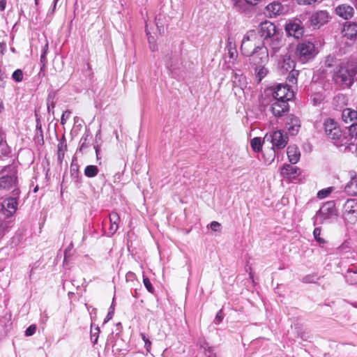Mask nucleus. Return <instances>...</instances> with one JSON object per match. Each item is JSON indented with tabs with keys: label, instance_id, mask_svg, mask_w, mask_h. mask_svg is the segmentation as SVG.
<instances>
[{
	"label": "nucleus",
	"instance_id": "1",
	"mask_svg": "<svg viewBox=\"0 0 357 357\" xmlns=\"http://www.w3.org/2000/svg\"><path fill=\"white\" fill-rule=\"evenodd\" d=\"M324 130L326 135L332 140L337 146H341L351 144L347 137H342V132L337 123L333 119H327L324 122Z\"/></svg>",
	"mask_w": 357,
	"mask_h": 357
},
{
	"label": "nucleus",
	"instance_id": "2",
	"mask_svg": "<svg viewBox=\"0 0 357 357\" xmlns=\"http://www.w3.org/2000/svg\"><path fill=\"white\" fill-rule=\"evenodd\" d=\"M337 211L333 202H327L322 205L316 215L313 217V225L323 224L325 221L335 219Z\"/></svg>",
	"mask_w": 357,
	"mask_h": 357
},
{
	"label": "nucleus",
	"instance_id": "3",
	"mask_svg": "<svg viewBox=\"0 0 357 357\" xmlns=\"http://www.w3.org/2000/svg\"><path fill=\"white\" fill-rule=\"evenodd\" d=\"M289 137L283 130H279L265 135L263 142H270L272 144V149L277 148L282 149L286 146Z\"/></svg>",
	"mask_w": 357,
	"mask_h": 357
},
{
	"label": "nucleus",
	"instance_id": "4",
	"mask_svg": "<svg viewBox=\"0 0 357 357\" xmlns=\"http://www.w3.org/2000/svg\"><path fill=\"white\" fill-rule=\"evenodd\" d=\"M333 79L337 84L344 87H349L354 81L348 70L342 66H338L334 69Z\"/></svg>",
	"mask_w": 357,
	"mask_h": 357
},
{
	"label": "nucleus",
	"instance_id": "5",
	"mask_svg": "<svg viewBox=\"0 0 357 357\" xmlns=\"http://www.w3.org/2000/svg\"><path fill=\"white\" fill-rule=\"evenodd\" d=\"M268 59V53L266 46H256L252 51L250 63L255 66H264Z\"/></svg>",
	"mask_w": 357,
	"mask_h": 357
},
{
	"label": "nucleus",
	"instance_id": "6",
	"mask_svg": "<svg viewBox=\"0 0 357 357\" xmlns=\"http://www.w3.org/2000/svg\"><path fill=\"white\" fill-rule=\"evenodd\" d=\"M343 216L348 222L354 224L357 221V199H349L343 206Z\"/></svg>",
	"mask_w": 357,
	"mask_h": 357
},
{
	"label": "nucleus",
	"instance_id": "7",
	"mask_svg": "<svg viewBox=\"0 0 357 357\" xmlns=\"http://www.w3.org/2000/svg\"><path fill=\"white\" fill-rule=\"evenodd\" d=\"M318 53L315 46H296L295 54L302 62L305 63L313 59Z\"/></svg>",
	"mask_w": 357,
	"mask_h": 357
},
{
	"label": "nucleus",
	"instance_id": "8",
	"mask_svg": "<svg viewBox=\"0 0 357 357\" xmlns=\"http://www.w3.org/2000/svg\"><path fill=\"white\" fill-rule=\"evenodd\" d=\"M294 92L289 89L287 84L278 85L273 91L274 100H284L288 102L294 98Z\"/></svg>",
	"mask_w": 357,
	"mask_h": 357
},
{
	"label": "nucleus",
	"instance_id": "9",
	"mask_svg": "<svg viewBox=\"0 0 357 357\" xmlns=\"http://www.w3.org/2000/svg\"><path fill=\"white\" fill-rule=\"evenodd\" d=\"M330 20L329 13L326 10H319L313 13L310 17L311 25L314 29H319Z\"/></svg>",
	"mask_w": 357,
	"mask_h": 357
},
{
	"label": "nucleus",
	"instance_id": "10",
	"mask_svg": "<svg viewBox=\"0 0 357 357\" xmlns=\"http://www.w3.org/2000/svg\"><path fill=\"white\" fill-rule=\"evenodd\" d=\"M17 205L18 203L16 198L8 197L2 202L1 211L6 217L9 218L16 212Z\"/></svg>",
	"mask_w": 357,
	"mask_h": 357
},
{
	"label": "nucleus",
	"instance_id": "11",
	"mask_svg": "<svg viewBox=\"0 0 357 357\" xmlns=\"http://www.w3.org/2000/svg\"><path fill=\"white\" fill-rule=\"evenodd\" d=\"M259 33L262 38L267 39L277 36L278 31L273 23L269 21H265L260 24Z\"/></svg>",
	"mask_w": 357,
	"mask_h": 357
},
{
	"label": "nucleus",
	"instance_id": "12",
	"mask_svg": "<svg viewBox=\"0 0 357 357\" xmlns=\"http://www.w3.org/2000/svg\"><path fill=\"white\" fill-rule=\"evenodd\" d=\"M285 124L287 129L291 135H296L301 128L300 119L293 114L287 116Z\"/></svg>",
	"mask_w": 357,
	"mask_h": 357
},
{
	"label": "nucleus",
	"instance_id": "13",
	"mask_svg": "<svg viewBox=\"0 0 357 357\" xmlns=\"http://www.w3.org/2000/svg\"><path fill=\"white\" fill-rule=\"evenodd\" d=\"M271 110L274 116H282L283 114L289 111L288 102L275 100L274 102L271 105Z\"/></svg>",
	"mask_w": 357,
	"mask_h": 357
},
{
	"label": "nucleus",
	"instance_id": "14",
	"mask_svg": "<svg viewBox=\"0 0 357 357\" xmlns=\"http://www.w3.org/2000/svg\"><path fill=\"white\" fill-rule=\"evenodd\" d=\"M335 13L344 20L351 19L354 13L353 7L347 4L339 5L335 8Z\"/></svg>",
	"mask_w": 357,
	"mask_h": 357
},
{
	"label": "nucleus",
	"instance_id": "15",
	"mask_svg": "<svg viewBox=\"0 0 357 357\" xmlns=\"http://www.w3.org/2000/svg\"><path fill=\"white\" fill-rule=\"evenodd\" d=\"M296 63L289 55L284 56L282 60L279 63V70L281 74L284 75L289 70L295 68Z\"/></svg>",
	"mask_w": 357,
	"mask_h": 357
},
{
	"label": "nucleus",
	"instance_id": "16",
	"mask_svg": "<svg viewBox=\"0 0 357 357\" xmlns=\"http://www.w3.org/2000/svg\"><path fill=\"white\" fill-rule=\"evenodd\" d=\"M350 181L344 187L345 192L351 196H357V175L355 172L349 173Z\"/></svg>",
	"mask_w": 357,
	"mask_h": 357
},
{
	"label": "nucleus",
	"instance_id": "17",
	"mask_svg": "<svg viewBox=\"0 0 357 357\" xmlns=\"http://www.w3.org/2000/svg\"><path fill=\"white\" fill-rule=\"evenodd\" d=\"M17 177L14 172L11 175H6L0 178V188L4 189H10L15 186Z\"/></svg>",
	"mask_w": 357,
	"mask_h": 357
},
{
	"label": "nucleus",
	"instance_id": "18",
	"mask_svg": "<svg viewBox=\"0 0 357 357\" xmlns=\"http://www.w3.org/2000/svg\"><path fill=\"white\" fill-rule=\"evenodd\" d=\"M182 66V62L178 59H172L167 63V67L175 77H179L181 76Z\"/></svg>",
	"mask_w": 357,
	"mask_h": 357
},
{
	"label": "nucleus",
	"instance_id": "19",
	"mask_svg": "<svg viewBox=\"0 0 357 357\" xmlns=\"http://www.w3.org/2000/svg\"><path fill=\"white\" fill-rule=\"evenodd\" d=\"M285 30L289 36L300 38L303 33V28L298 24H289L286 26Z\"/></svg>",
	"mask_w": 357,
	"mask_h": 357
},
{
	"label": "nucleus",
	"instance_id": "20",
	"mask_svg": "<svg viewBox=\"0 0 357 357\" xmlns=\"http://www.w3.org/2000/svg\"><path fill=\"white\" fill-rule=\"evenodd\" d=\"M344 37L348 39H352L357 36V24L354 23H347L342 29Z\"/></svg>",
	"mask_w": 357,
	"mask_h": 357
},
{
	"label": "nucleus",
	"instance_id": "21",
	"mask_svg": "<svg viewBox=\"0 0 357 357\" xmlns=\"http://www.w3.org/2000/svg\"><path fill=\"white\" fill-rule=\"evenodd\" d=\"M268 15L270 17H276L282 13L283 7L280 3L274 2L268 4L266 7Z\"/></svg>",
	"mask_w": 357,
	"mask_h": 357
},
{
	"label": "nucleus",
	"instance_id": "22",
	"mask_svg": "<svg viewBox=\"0 0 357 357\" xmlns=\"http://www.w3.org/2000/svg\"><path fill=\"white\" fill-rule=\"evenodd\" d=\"M231 80L234 86L240 87L241 89L245 87L247 84L245 77L243 75L241 70L233 72Z\"/></svg>",
	"mask_w": 357,
	"mask_h": 357
},
{
	"label": "nucleus",
	"instance_id": "23",
	"mask_svg": "<svg viewBox=\"0 0 357 357\" xmlns=\"http://www.w3.org/2000/svg\"><path fill=\"white\" fill-rule=\"evenodd\" d=\"M291 165L284 164L281 168V175L284 177H294L298 174V169Z\"/></svg>",
	"mask_w": 357,
	"mask_h": 357
},
{
	"label": "nucleus",
	"instance_id": "24",
	"mask_svg": "<svg viewBox=\"0 0 357 357\" xmlns=\"http://www.w3.org/2000/svg\"><path fill=\"white\" fill-rule=\"evenodd\" d=\"M287 154L289 162L291 164H296L300 158V151L296 146H289L287 149Z\"/></svg>",
	"mask_w": 357,
	"mask_h": 357
},
{
	"label": "nucleus",
	"instance_id": "25",
	"mask_svg": "<svg viewBox=\"0 0 357 357\" xmlns=\"http://www.w3.org/2000/svg\"><path fill=\"white\" fill-rule=\"evenodd\" d=\"M109 233L113 235L119 229V223L120 222V218L116 212H112L109 214Z\"/></svg>",
	"mask_w": 357,
	"mask_h": 357
},
{
	"label": "nucleus",
	"instance_id": "26",
	"mask_svg": "<svg viewBox=\"0 0 357 357\" xmlns=\"http://www.w3.org/2000/svg\"><path fill=\"white\" fill-rule=\"evenodd\" d=\"M342 119L345 123L357 119V112L349 108L344 109L342 113Z\"/></svg>",
	"mask_w": 357,
	"mask_h": 357
},
{
	"label": "nucleus",
	"instance_id": "27",
	"mask_svg": "<svg viewBox=\"0 0 357 357\" xmlns=\"http://www.w3.org/2000/svg\"><path fill=\"white\" fill-rule=\"evenodd\" d=\"M58 151L57 156L58 160L61 161L64 157L65 152L67 149V145L64 137L60 140L57 146Z\"/></svg>",
	"mask_w": 357,
	"mask_h": 357
},
{
	"label": "nucleus",
	"instance_id": "28",
	"mask_svg": "<svg viewBox=\"0 0 357 357\" xmlns=\"http://www.w3.org/2000/svg\"><path fill=\"white\" fill-rule=\"evenodd\" d=\"M98 173V168L96 165H88L85 167L84 174L89 178L96 176Z\"/></svg>",
	"mask_w": 357,
	"mask_h": 357
},
{
	"label": "nucleus",
	"instance_id": "29",
	"mask_svg": "<svg viewBox=\"0 0 357 357\" xmlns=\"http://www.w3.org/2000/svg\"><path fill=\"white\" fill-rule=\"evenodd\" d=\"M346 281L350 284H357V270L356 271H348L345 275Z\"/></svg>",
	"mask_w": 357,
	"mask_h": 357
},
{
	"label": "nucleus",
	"instance_id": "30",
	"mask_svg": "<svg viewBox=\"0 0 357 357\" xmlns=\"http://www.w3.org/2000/svg\"><path fill=\"white\" fill-rule=\"evenodd\" d=\"M345 69L348 70L349 75L354 79V77L357 74V61H353L351 62H348L347 66L345 67Z\"/></svg>",
	"mask_w": 357,
	"mask_h": 357
},
{
	"label": "nucleus",
	"instance_id": "31",
	"mask_svg": "<svg viewBox=\"0 0 357 357\" xmlns=\"http://www.w3.org/2000/svg\"><path fill=\"white\" fill-rule=\"evenodd\" d=\"M262 144H264L261 142L260 137H254L251 142L250 145L255 152H259L261 149Z\"/></svg>",
	"mask_w": 357,
	"mask_h": 357
},
{
	"label": "nucleus",
	"instance_id": "32",
	"mask_svg": "<svg viewBox=\"0 0 357 357\" xmlns=\"http://www.w3.org/2000/svg\"><path fill=\"white\" fill-rule=\"evenodd\" d=\"M93 324L91 325V340L93 344H96L98 342L99 333L100 332L99 327L97 326L94 329H93Z\"/></svg>",
	"mask_w": 357,
	"mask_h": 357
},
{
	"label": "nucleus",
	"instance_id": "33",
	"mask_svg": "<svg viewBox=\"0 0 357 357\" xmlns=\"http://www.w3.org/2000/svg\"><path fill=\"white\" fill-rule=\"evenodd\" d=\"M47 107L49 113L54 114V108L55 107L54 95L50 93L47 98Z\"/></svg>",
	"mask_w": 357,
	"mask_h": 357
},
{
	"label": "nucleus",
	"instance_id": "34",
	"mask_svg": "<svg viewBox=\"0 0 357 357\" xmlns=\"http://www.w3.org/2000/svg\"><path fill=\"white\" fill-rule=\"evenodd\" d=\"M298 75V71L293 69L289 71V75L287 77V79L291 84H296Z\"/></svg>",
	"mask_w": 357,
	"mask_h": 357
},
{
	"label": "nucleus",
	"instance_id": "35",
	"mask_svg": "<svg viewBox=\"0 0 357 357\" xmlns=\"http://www.w3.org/2000/svg\"><path fill=\"white\" fill-rule=\"evenodd\" d=\"M321 234V229L319 227H316L313 231V236L315 240L321 245L325 244L326 241L320 236Z\"/></svg>",
	"mask_w": 357,
	"mask_h": 357
},
{
	"label": "nucleus",
	"instance_id": "36",
	"mask_svg": "<svg viewBox=\"0 0 357 357\" xmlns=\"http://www.w3.org/2000/svg\"><path fill=\"white\" fill-rule=\"evenodd\" d=\"M255 71L257 72V76L259 78V82H261V80L267 74V70L264 68V66H257V70H255Z\"/></svg>",
	"mask_w": 357,
	"mask_h": 357
},
{
	"label": "nucleus",
	"instance_id": "37",
	"mask_svg": "<svg viewBox=\"0 0 357 357\" xmlns=\"http://www.w3.org/2000/svg\"><path fill=\"white\" fill-rule=\"evenodd\" d=\"M100 138H101L100 137V130H99L96 135V144H94V149L96 151L97 160H98L100 159L99 155H100V145L97 144V142H98V140H100Z\"/></svg>",
	"mask_w": 357,
	"mask_h": 357
},
{
	"label": "nucleus",
	"instance_id": "38",
	"mask_svg": "<svg viewBox=\"0 0 357 357\" xmlns=\"http://www.w3.org/2000/svg\"><path fill=\"white\" fill-rule=\"evenodd\" d=\"M13 79L15 82H21L23 79V73L20 69L15 70L12 75Z\"/></svg>",
	"mask_w": 357,
	"mask_h": 357
},
{
	"label": "nucleus",
	"instance_id": "39",
	"mask_svg": "<svg viewBox=\"0 0 357 357\" xmlns=\"http://www.w3.org/2000/svg\"><path fill=\"white\" fill-rule=\"evenodd\" d=\"M318 280V278L316 275H307L303 277V282L305 283H314L316 282Z\"/></svg>",
	"mask_w": 357,
	"mask_h": 357
},
{
	"label": "nucleus",
	"instance_id": "40",
	"mask_svg": "<svg viewBox=\"0 0 357 357\" xmlns=\"http://www.w3.org/2000/svg\"><path fill=\"white\" fill-rule=\"evenodd\" d=\"M143 283L148 290L149 292L153 294L154 292V288L153 287L149 279L146 277H143Z\"/></svg>",
	"mask_w": 357,
	"mask_h": 357
},
{
	"label": "nucleus",
	"instance_id": "41",
	"mask_svg": "<svg viewBox=\"0 0 357 357\" xmlns=\"http://www.w3.org/2000/svg\"><path fill=\"white\" fill-rule=\"evenodd\" d=\"M349 132L351 138L354 137L357 138V123H352L349 127Z\"/></svg>",
	"mask_w": 357,
	"mask_h": 357
},
{
	"label": "nucleus",
	"instance_id": "42",
	"mask_svg": "<svg viewBox=\"0 0 357 357\" xmlns=\"http://www.w3.org/2000/svg\"><path fill=\"white\" fill-rule=\"evenodd\" d=\"M332 191V189L331 188L323 189L321 190H319L317 193V197L320 199H324Z\"/></svg>",
	"mask_w": 357,
	"mask_h": 357
},
{
	"label": "nucleus",
	"instance_id": "43",
	"mask_svg": "<svg viewBox=\"0 0 357 357\" xmlns=\"http://www.w3.org/2000/svg\"><path fill=\"white\" fill-rule=\"evenodd\" d=\"M227 47H228V53L229 54V57L231 59L236 58L238 55L236 46H227Z\"/></svg>",
	"mask_w": 357,
	"mask_h": 357
},
{
	"label": "nucleus",
	"instance_id": "44",
	"mask_svg": "<svg viewBox=\"0 0 357 357\" xmlns=\"http://www.w3.org/2000/svg\"><path fill=\"white\" fill-rule=\"evenodd\" d=\"M46 55H45L44 54H41V56H40V63H41V67H40V71L39 73V74H41L43 73V75H44V71H45V65H46Z\"/></svg>",
	"mask_w": 357,
	"mask_h": 357
},
{
	"label": "nucleus",
	"instance_id": "45",
	"mask_svg": "<svg viewBox=\"0 0 357 357\" xmlns=\"http://www.w3.org/2000/svg\"><path fill=\"white\" fill-rule=\"evenodd\" d=\"M114 308L113 304H112V305L110 306V307L109 309V312L104 320V324H106L107 321H109L110 319H112V318L114 315Z\"/></svg>",
	"mask_w": 357,
	"mask_h": 357
},
{
	"label": "nucleus",
	"instance_id": "46",
	"mask_svg": "<svg viewBox=\"0 0 357 357\" xmlns=\"http://www.w3.org/2000/svg\"><path fill=\"white\" fill-rule=\"evenodd\" d=\"M71 112L69 110H66L63 112L61 118V123L63 125L66 123L67 119L70 118Z\"/></svg>",
	"mask_w": 357,
	"mask_h": 357
},
{
	"label": "nucleus",
	"instance_id": "47",
	"mask_svg": "<svg viewBox=\"0 0 357 357\" xmlns=\"http://www.w3.org/2000/svg\"><path fill=\"white\" fill-rule=\"evenodd\" d=\"M88 135H84L80 139L81 145L79 147V151H82L84 149L86 148L88 145L86 144V142L88 139Z\"/></svg>",
	"mask_w": 357,
	"mask_h": 357
},
{
	"label": "nucleus",
	"instance_id": "48",
	"mask_svg": "<svg viewBox=\"0 0 357 357\" xmlns=\"http://www.w3.org/2000/svg\"><path fill=\"white\" fill-rule=\"evenodd\" d=\"M211 229L214 231H220L221 229V225L216 221H213L210 224Z\"/></svg>",
	"mask_w": 357,
	"mask_h": 357
},
{
	"label": "nucleus",
	"instance_id": "49",
	"mask_svg": "<svg viewBox=\"0 0 357 357\" xmlns=\"http://www.w3.org/2000/svg\"><path fill=\"white\" fill-rule=\"evenodd\" d=\"M223 319V314L222 310H220L216 314L215 319H214V324L216 325H218Z\"/></svg>",
	"mask_w": 357,
	"mask_h": 357
},
{
	"label": "nucleus",
	"instance_id": "50",
	"mask_svg": "<svg viewBox=\"0 0 357 357\" xmlns=\"http://www.w3.org/2000/svg\"><path fill=\"white\" fill-rule=\"evenodd\" d=\"M156 27H157V30L158 31L160 34L164 33L165 27H164V24H163L162 22H161L160 19L157 20Z\"/></svg>",
	"mask_w": 357,
	"mask_h": 357
},
{
	"label": "nucleus",
	"instance_id": "51",
	"mask_svg": "<svg viewBox=\"0 0 357 357\" xmlns=\"http://www.w3.org/2000/svg\"><path fill=\"white\" fill-rule=\"evenodd\" d=\"M36 327L34 325H31L25 331V335L26 336H31L36 332Z\"/></svg>",
	"mask_w": 357,
	"mask_h": 357
},
{
	"label": "nucleus",
	"instance_id": "52",
	"mask_svg": "<svg viewBox=\"0 0 357 357\" xmlns=\"http://www.w3.org/2000/svg\"><path fill=\"white\" fill-rule=\"evenodd\" d=\"M249 46H240V48H241V53L246 56H250L251 57V54H252V51H249L247 50V48Z\"/></svg>",
	"mask_w": 357,
	"mask_h": 357
},
{
	"label": "nucleus",
	"instance_id": "53",
	"mask_svg": "<svg viewBox=\"0 0 357 357\" xmlns=\"http://www.w3.org/2000/svg\"><path fill=\"white\" fill-rule=\"evenodd\" d=\"M299 5H310L317 0H296Z\"/></svg>",
	"mask_w": 357,
	"mask_h": 357
},
{
	"label": "nucleus",
	"instance_id": "54",
	"mask_svg": "<svg viewBox=\"0 0 357 357\" xmlns=\"http://www.w3.org/2000/svg\"><path fill=\"white\" fill-rule=\"evenodd\" d=\"M206 355L207 357H217L216 354L214 353L213 349L210 347L206 351Z\"/></svg>",
	"mask_w": 357,
	"mask_h": 357
},
{
	"label": "nucleus",
	"instance_id": "55",
	"mask_svg": "<svg viewBox=\"0 0 357 357\" xmlns=\"http://www.w3.org/2000/svg\"><path fill=\"white\" fill-rule=\"evenodd\" d=\"M144 347L146 348V350L147 352H150L151 351V342L149 340H146V342H144Z\"/></svg>",
	"mask_w": 357,
	"mask_h": 357
},
{
	"label": "nucleus",
	"instance_id": "56",
	"mask_svg": "<svg viewBox=\"0 0 357 357\" xmlns=\"http://www.w3.org/2000/svg\"><path fill=\"white\" fill-rule=\"evenodd\" d=\"M6 75L4 74L0 75V87L3 88L6 84L5 81Z\"/></svg>",
	"mask_w": 357,
	"mask_h": 357
},
{
	"label": "nucleus",
	"instance_id": "57",
	"mask_svg": "<svg viewBox=\"0 0 357 357\" xmlns=\"http://www.w3.org/2000/svg\"><path fill=\"white\" fill-rule=\"evenodd\" d=\"M73 243H71L69 246L65 250L64 252V258L65 259L67 258L68 253L70 252L71 249L73 248Z\"/></svg>",
	"mask_w": 357,
	"mask_h": 357
},
{
	"label": "nucleus",
	"instance_id": "58",
	"mask_svg": "<svg viewBox=\"0 0 357 357\" xmlns=\"http://www.w3.org/2000/svg\"><path fill=\"white\" fill-rule=\"evenodd\" d=\"M6 0H0V10H3L6 8Z\"/></svg>",
	"mask_w": 357,
	"mask_h": 357
},
{
	"label": "nucleus",
	"instance_id": "59",
	"mask_svg": "<svg viewBox=\"0 0 357 357\" xmlns=\"http://www.w3.org/2000/svg\"><path fill=\"white\" fill-rule=\"evenodd\" d=\"M333 59L332 57H328L326 61V66L328 67H331L332 66V61Z\"/></svg>",
	"mask_w": 357,
	"mask_h": 357
},
{
	"label": "nucleus",
	"instance_id": "60",
	"mask_svg": "<svg viewBox=\"0 0 357 357\" xmlns=\"http://www.w3.org/2000/svg\"><path fill=\"white\" fill-rule=\"evenodd\" d=\"M248 3L256 5L259 0H245Z\"/></svg>",
	"mask_w": 357,
	"mask_h": 357
},
{
	"label": "nucleus",
	"instance_id": "61",
	"mask_svg": "<svg viewBox=\"0 0 357 357\" xmlns=\"http://www.w3.org/2000/svg\"><path fill=\"white\" fill-rule=\"evenodd\" d=\"M48 50V46H44V47L42 50V54H44L45 55L47 54Z\"/></svg>",
	"mask_w": 357,
	"mask_h": 357
},
{
	"label": "nucleus",
	"instance_id": "62",
	"mask_svg": "<svg viewBox=\"0 0 357 357\" xmlns=\"http://www.w3.org/2000/svg\"><path fill=\"white\" fill-rule=\"evenodd\" d=\"M3 135L2 132L0 130V146L3 143Z\"/></svg>",
	"mask_w": 357,
	"mask_h": 357
},
{
	"label": "nucleus",
	"instance_id": "63",
	"mask_svg": "<svg viewBox=\"0 0 357 357\" xmlns=\"http://www.w3.org/2000/svg\"><path fill=\"white\" fill-rule=\"evenodd\" d=\"M141 337H142V340H143V341H144V342H146V340H149V339L146 337V335H145V334H144V333H141Z\"/></svg>",
	"mask_w": 357,
	"mask_h": 357
},
{
	"label": "nucleus",
	"instance_id": "64",
	"mask_svg": "<svg viewBox=\"0 0 357 357\" xmlns=\"http://www.w3.org/2000/svg\"><path fill=\"white\" fill-rule=\"evenodd\" d=\"M71 172H77V167H75V168L72 166L71 167V169H70Z\"/></svg>",
	"mask_w": 357,
	"mask_h": 357
}]
</instances>
